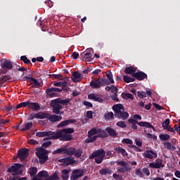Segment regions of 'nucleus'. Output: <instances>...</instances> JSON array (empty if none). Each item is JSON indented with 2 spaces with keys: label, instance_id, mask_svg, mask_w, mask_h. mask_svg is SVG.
<instances>
[{
  "label": "nucleus",
  "instance_id": "obj_1",
  "mask_svg": "<svg viewBox=\"0 0 180 180\" xmlns=\"http://www.w3.org/2000/svg\"><path fill=\"white\" fill-rule=\"evenodd\" d=\"M106 155V152L104 149H98L92 153L91 155H89V160H94L95 158V162L96 164H102L103 160H105V157Z\"/></svg>",
  "mask_w": 180,
  "mask_h": 180
},
{
  "label": "nucleus",
  "instance_id": "obj_2",
  "mask_svg": "<svg viewBox=\"0 0 180 180\" xmlns=\"http://www.w3.org/2000/svg\"><path fill=\"white\" fill-rule=\"evenodd\" d=\"M47 154H50L48 150L43 148L37 149L36 155L39 158L40 164H44L49 160V155Z\"/></svg>",
  "mask_w": 180,
  "mask_h": 180
},
{
  "label": "nucleus",
  "instance_id": "obj_3",
  "mask_svg": "<svg viewBox=\"0 0 180 180\" xmlns=\"http://www.w3.org/2000/svg\"><path fill=\"white\" fill-rule=\"evenodd\" d=\"M117 164L120 166L117 169V172L118 174H126V172H130L131 167L127 162L124 160H118L117 161Z\"/></svg>",
  "mask_w": 180,
  "mask_h": 180
},
{
  "label": "nucleus",
  "instance_id": "obj_4",
  "mask_svg": "<svg viewBox=\"0 0 180 180\" xmlns=\"http://www.w3.org/2000/svg\"><path fill=\"white\" fill-rule=\"evenodd\" d=\"M56 136V133L51 131H38L36 133L37 137H47L44 138V140H57L56 138H53Z\"/></svg>",
  "mask_w": 180,
  "mask_h": 180
},
{
  "label": "nucleus",
  "instance_id": "obj_5",
  "mask_svg": "<svg viewBox=\"0 0 180 180\" xmlns=\"http://www.w3.org/2000/svg\"><path fill=\"white\" fill-rule=\"evenodd\" d=\"M58 162H63V165H65L66 167H68V165H74L75 164H77V161H75V158L74 157H67L63 158L62 159H59L58 160Z\"/></svg>",
  "mask_w": 180,
  "mask_h": 180
},
{
  "label": "nucleus",
  "instance_id": "obj_6",
  "mask_svg": "<svg viewBox=\"0 0 180 180\" xmlns=\"http://www.w3.org/2000/svg\"><path fill=\"white\" fill-rule=\"evenodd\" d=\"M74 131H75L74 128L63 129L59 131H57L55 134L53 139H56V140H57V139H60V137H63V133H65V134H71L74 133Z\"/></svg>",
  "mask_w": 180,
  "mask_h": 180
},
{
  "label": "nucleus",
  "instance_id": "obj_7",
  "mask_svg": "<svg viewBox=\"0 0 180 180\" xmlns=\"http://www.w3.org/2000/svg\"><path fill=\"white\" fill-rule=\"evenodd\" d=\"M51 106L53 108V113L60 115V110L63 109V105H60L56 99L51 101Z\"/></svg>",
  "mask_w": 180,
  "mask_h": 180
},
{
  "label": "nucleus",
  "instance_id": "obj_8",
  "mask_svg": "<svg viewBox=\"0 0 180 180\" xmlns=\"http://www.w3.org/2000/svg\"><path fill=\"white\" fill-rule=\"evenodd\" d=\"M24 81H30L32 84V88H40V86H43V84L39 82L34 77L25 76L24 77Z\"/></svg>",
  "mask_w": 180,
  "mask_h": 180
},
{
  "label": "nucleus",
  "instance_id": "obj_9",
  "mask_svg": "<svg viewBox=\"0 0 180 180\" xmlns=\"http://www.w3.org/2000/svg\"><path fill=\"white\" fill-rule=\"evenodd\" d=\"M146 122H143V121H141V122H139L138 120H136L134 119H129L128 120V123H129V124H131V128L133 129V130H137V124L138 126H140V127H144V125L143 124H144Z\"/></svg>",
  "mask_w": 180,
  "mask_h": 180
},
{
  "label": "nucleus",
  "instance_id": "obj_10",
  "mask_svg": "<svg viewBox=\"0 0 180 180\" xmlns=\"http://www.w3.org/2000/svg\"><path fill=\"white\" fill-rule=\"evenodd\" d=\"M84 174H85V169H75L72 172V175L70 177L72 180H77L78 178H81V176H84Z\"/></svg>",
  "mask_w": 180,
  "mask_h": 180
},
{
  "label": "nucleus",
  "instance_id": "obj_11",
  "mask_svg": "<svg viewBox=\"0 0 180 180\" xmlns=\"http://www.w3.org/2000/svg\"><path fill=\"white\" fill-rule=\"evenodd\" d=\"M29 155V150L27 148L20 149L18 153V158H20V161H25Z\"/></svg>",
  "mask_w": 180,
  "mask_h": 180
},
{
  "label": "nucleus",
  "instance_id": "obj_12",
  "mask_svg": "<svg viewBox=\"0 0 180 180\" xmlns=\"http://www.w3.org/2000/svg\"><path fill=\"white\" fill-rule=\"evenodd\" d=\"M143 157L145 158H148L149 160H153L154 158H157L158 155L157 154V152L153 150H146L143 153Z\"/></svg>",
  "mask_w": 180,
  "mask_h": 180
},
{
  "label": "nucleus",
  "instance_id": "obj_13",
  "mask_svg": "<svg viewBox=\"0 0 180 180\" xmlns=\"http://www.w3.org/2000/svg\"><path fill=\"white\" fill-rule=\"evenodd\" d=\"M133 77L138 81H144V79H147L148 78L146 72L143 71L135 72V74L133 75Z\"/></svg>",
  "mask_w": 180,
  "mask_h": 180
},
{
  "label": "nucleus",
  "instance_id": "obj_14",
  "mask_svg": "<svg viewBox=\"0 0 180 180\" xmlns=\"http://www.w3.org/2000/svg\"><path fill=\"white\" fill-rule=\"evenodd\" d=\"M88 98L91 99V101H94V102H98L99 103H103V98H101L99 95L91 93L88 95Z\"/></svg>",
  "mask_w": 180,
  "mask_h": 180
},
{
  "label": "nucleus",
  "instance_id": "obj_15",
  "mask_svg": "<svg viewBox=\"0 0 180 180\" xmlns=\"http://www.w3.org/2000/svg\"><path fill=\"white\" fill-rule=\"evenodd\" d=\"M90 86L93 88V89H99L101 86H102V82H101V79H94L91 81Z\"/></svg>",
  "mask_w": 180,
  "mask_h": 180
},
{
  "label": "nucleus",
  "instance_id": "obj_16",
  "mask_svg": "<svg viewBox=\"0 0 180 180\" xmlns=\"http://www.w3.org/2000/svg\"><path fill=\"white\" fill-rule=\"evenodd\" d=\"M48 120L51 122L52 123H56V122H60V120H63V117L57 115H48Z\"/></svg>",
  "mask_w": 180,
  "mask_h": 180
},
{
  "label": "nucleus",
  "instance_id": "obj_17",
  "mask_svg": "<svg viewBox=\"0 0 180 180\" xmlns=\"http://www.w3.org/2000/svg\"><path fill=\"white\" fill-rule=\"evenodd\" d=\"M115 117L118 119H122V120H127V119H129V112L122 110L118 114H115Z\"/></svg>",
  "mask_w": 180,
  "mask_h": 180
},
{
  "label": "nucleus",
  "instance_id": "obj_18",
  "mask_svg": "<svg viewBox=\"0 0 180 180\" xmlns=\"http://www.w3.org/2000/svg\"><path fill=\"white\" fill-rule=\"evenodd\" d=\"M112 110H114L115 115H118L122 110H124V106L122 103L115 104L112 106Z\"/></svg>",
  "mask_w": 180,
  "mask_h": 180
},
{
  "label": "nucleus",
  "instance_id": "obj_19",
  "mask_svg": "<svg viewBox=\"0 0 180 180\" xmlns=\"http://www.w3.org/2000/svg\"><path fill=\"white\" fill-rule=\"evenodd\" d=\"M63 154H67V155H74L75 154V148L63 146Z\"/></svg>",
  "mask_w": 180,
  "mask_h": 180
},
{
  "label": "nucleus",
  "instance_id": "obj_20",
  "mask_svg": "<svg viewBox=\"0 0 180 180\" xmlns=\"http://www.w3.org/2000/svg\"><path fill=\"white\" fill-rule=\"evenodd\" d=\"M82 79V75L78 72H73L72 75V81L73 82H80Z\"/></svg>",
  "mask_w": 180,
  "mask_h": 180
},
{
  "label": "nucleus",
  "instance_id": "obj_21",
  "mask_svg": "<svg viewBox=\"0 0 180 180\" xmlns=\"http://www.w3.org/2000/svg\"><path fill=\"white\" fill-rule=\"evenodd\" d=\"M80 56H81L83 61L91 62L94 59L92 58V53H91V52H88L86 53H82Z\"/></svg>",
  "mask_w": 180,
  "mask_h": 180
},
{
  "label": "nucleus",
  "instance_id": "obj_22",
  "mask_svg": "<svg viewBox=\"0 0 180 180\" xmlns=\"http://www.w3.org/2000/svg\"><path fill=\"white\" fill-rule=\"evenodd\" d=\"M136 72L137 68H134V66L127 67L124 69L125 74L131 75L132 77L134 75V74H136Z\"/></svg>",
  "mask_w": 180,
  "mask_h": 180
},
{
  "label": "nucleus",
  "instance_id": "obj_23",
  "mask_svg": "<svg viewBox=\"0 0 180 180\" xmlns=\"http://www.w3.org/2000/svg\"><path fill=\"white\" fill-rule=\"evenodd\" d=\"M107 133L109 134V136H110V137H112V139H116V137H117L119 133H117L116 131V130H115L113 128H110L109 127H108L105 129Z\"/></svg>",
  "mask_w": 180,
  "mask_h": 180
},
{
  "label": "nucleus",
  "instance_id": "obj_24",
  "mask_svg": "<svg viewBox=\"0 0 180 180\" xmlns=\"http://www.w3.org/2000/svg\"><path fill=\"white\" fill-rule=\"evenodd\" d=\"M115 151L117 153V154H121L122 157H127L129 155V153H127V151H126V149L118 146L114 148Z\"/></svg>",
  "mask_w": 180,
  "mask_h": 180
},
{
  "label": "nucleus",
  "instance_id": "obj_25",
  "mask_svg": "<svg viewBox=\"0 0 180 180\" xmlns=\"http://www.w3.org/2000/svg\"><path fill=\"white\" fill-rule=\"evenodd\" d=\"M158 160H156V162H150L149 163L150 168H156L160 169V168H164L165 165L162 164V162H157Z\"/></svg>",
  "mask_w": 180,
  "mask_h": 180
},
{
  "label": "nucleus",
  "instance_id": "obj_26",
  "mask_svg": "<svg viewBox=\"0 0 180 180\" xmlns=\"http://www.w3.org/2000/svg\"><path fill=\"white\" fill-rule=\"evenodd\" d=\"M1 67L3 69L6 70H12L13 68V65L11 60H5L3 63L1 64Z\"/></svg>",
  "mask_w": 180,
  "mask_h": 180
},
{
  "label": "nucleus",
  "instance_id": "obj_27",
  "mask_svg": "<svg viewBox=\"0 0 180 180\" xmlns=\"http://www.w3.org/2000/svg\"><path fill=\"white\" fill-rule=\"evenodd\" d=\"M28 108L34 110H40V105L39 103H32L28 101Z\"/></svg>",
  "mask_w": 180,
  "mask_h": 180
},
{
  "label": "nucleus",
  "instance_id": "obj_28",
  "mask_svg": "<svg viewBox=\"0 0 180 180\" xmlns=\"http://www.w3.org/2000/svg\"><path fill=\"white\" fill-rule=\"evenodd\" d=\"M21 165L19 163H15L14 165H12L9 168L7 169V172H16L19 168H20Z\"/></svg>",
  "mask_w": 180,
  "mask_h": 180
},
{
  "label": "nucleus",
  "instance_id": "obj_29",
  "mask_svg": "<svg viewBox=\"0 0 180 180\" xmlns=\"http://www.w3.org/2000/svg\"><path fill=\"white\" fill-rule=\"evenodd\" d=\"M56 100L58 101V103L60 105H63L65 106H68V104L70 103V102H71V98H66V99H61L60 98H56Z\"/></svg>",
  "mask_w": 180,
  "mask_h": 180
},
{
  "label": "nucleus",
  "instance_id": "obj_30",
  "mask_svg": "<svg viewBox=\"0 0 180 180\" xmlns=\"http://www.w3.org/2000/svg\"><path fill=\"white\" fill-rule=\"evenodd\" d=\"M101 175H112L113 172L112 169L109 168H103L99 170Z\"/></svg>",
  "mask_w": 180,
  "mask_h": 180
},
{
  "label": "nucleus",
  "instance_id": "obj_31",
  "mask_svg": "<svg viewBox=\"0 0 180 180\" xmlns=\"http://www.w3.org/2000/svg\"><path fill=\"white\" fill-rule=\"evenodd\" d=\"M70 170L69 169H63L62 170V179L63 180H68V178H70Z\"/></svg>",
  "mask_w": 180,
  "mask_h": 180
},
{
  "label": "nucleus",
  "instance_id": "obj_32",
  "mask_svg": "<svg viewBox=\"0 0 180 180\" xmlns=\"http://www.w3.org/2000/svg\"><path fill=\"white\" fill-rule=\"evenodd\" d=\"M60 141H70V140H72V136L66 134L65 135H62V136L60 137Z\"/></svg>",
  "mask_w": 180,
  "mask_h": 180
},
{
  "label": "nucleus",
  "instance_id": "obj_33",
  "mask_svg": "<svg viewBox=\"0 0 180 180\" xmlns=\"http://www.w3.org/2000/svg\"><path fill=\"white\" fill-rule=\"evenodd\" d=\"M37 119H48L49 113L44 112H39L37 113Z\"/></svg>",
  "mask_w": 180,
  "mask_h": 180
},
{
  "label": "nucleus",
  "instance_id": "obj_34",
  "mask_svg": "<svg viewBox=\"0 0 180 180\" xmlns=\"http://www.w3.org/2000/svg\"><path fill=\"white\" fill-rule=\"evenodd\" d=\"M33 127V122H27L25 124V126L22 129H21V131H27V130H30Z\"/></svg>",
  "mask_w": 180,
  "mask_h": 180
},
{
  "label": "nucleus",
  "instance_id": "obj_35",
  "mask_svg": "<svg viewBox=\"0 0 180 180\" xmlns=\"http://www.w3.org/2000/svg\"><path fill=\"white\" fill-rule=\"evenodd\" d=\"M124 82H126L127 84H129L130 82H134L136 79L129 75H124L123 77Z\"/></svg>",
  "mask_w": 180,
  "mask_h": 180
},
{
  "label": "nucleus",
  "instance_id": "obj_36",
  "mask_svg": "<svg viewBox=\"0 0 180 180\" xmlns=\"http://www.w3.org/2000/svg\"><path fill=\"white\" fill-rule=\"evenodd\" d=\"M28 174L30 176H33V178H34V176L37 174V167H30L28 169Z\"/></svg>",
  "mask_w": 180,
  "mask_h": 180
},
{
  "label": "nucleus",
  "instance_id": "obj_37",
  "mask_svg": "<svg viewBox=\"0 0 180 180\" xmlns=\"http://www.w3.org/2000/svg\"><path fill=\"white\" fill-rule=\"evenodd\" d=\"M122 98H123V99H134V96H133V94H129V93H122L121 94Z\"/></svg>",
  "mask_w": 180,
  "mask_h": 180
},
{
  "label": "nucleus",
  "instance_id": "obj_38",
  "mask_svg": "<svg viewBox=\"0 0 180 180\" xmlns=\"http://www.w3.org/2000/svg\"><path fill=\"white\" fill-rule=\"evenodd\" d=\"M96 139H98V136H89V135H88V138L85 139V143L86 144L89 143H94V141H96Z\"/></svg>",
  "mask_w": 180,
  "mask_h": 180
},
{
  "label": "nucleus",
  "instance_id": "obj_39",
  "mask_svg": "<svg viewBox=\"0 0 180 180\" xmlns=\"http://www.w3.org/2000/svg\"><path fill=\"white\" fill-rule=\"evenodd\" d=\"M60 177L57 175V172H55L51 176H49L45 180H59Z\"/></svg>",
  "mask_w": 180,
  "mask_h": 180
},
{
  "label": "nucleus",
  "instance_id": "obj_40",
  "mask_svg": "<svg viewBox=\"0 0 180 180\" xmlns=\"http://www.w3.org/2000/svg\"><path fill=\"white\" fill-rule=\"evenodd\" d=\"M159 137L162 141H167V140H169L171 136H169L168 134H162Z\"/></svg>",
  "mask_w": 180,
  "mask_h": 180
},
{
  "label": "nucleus",
  "instance_id": "obj_41",
  "mask_svg": "<svg viewBox=\"0 0 180 180\" xmlns=\"http://www.w3.org/2000/svg\"><path fill=\"white\" fill-rule=\"evenodd\" d=\"M98 134L97 136H96L97 137V139H98V137H99V138H101V139H103V138L105 137V136H106V132H105V131L98 129Z\"/></svg>",
  "mask_w": 180,
  "mask_h": 180
},
{
  "label": "nucleus",
  "instance_id": "obj_42",
  "mask_svg": "<svg viewBox=\"0 0 180 180\" xmlns=\"http://www.w3.org/2000/svg\"><path fill=\"white\" fill-rule=\"evenodd\" d=\"M98 129H96L95 128L90 129L88 131L89 137H92V136H95V134H98Z\"/></svg>",
  "mask_w": 180,
  "mask_h": 180
},
{
  "label": "nucleus",
  "instance_id": "obj_43",
  "mask_svg": "<svg viewBox=\"0 0 180 180\" xmlns=\"http://www.w3.org/2000/svg\"><path fill=\"white\" fill-rule=\"evenodd\" d=\"M105 120H112L114 118V115L112 112H110L104 115Z\"/></svg>",
  "mask_w": 180,
  "mask_h": 180
},
{
  "label": "nucleus",
  "instance_id": "obj_44",
  "mask_svg": "<svg viewBox=\"0 0 180 180\" xmlns=\"http://www.w3.org/2000/svg\"><path fill=\"white\" fill-rule=\"evenodd\" d=\"M45 92L49 96H54V95H56V93H53V92H54V87H51V88L47 89Z\"/></svg>",
  "mask_w": 180,
  "mask_h": 180
},
{
  "label": "nucleus",
  "instance_id": "obj_45",
  "mask_svg": "<svg viewBox=\"0 0 180 180\" xmlns=\"http://www.w3.org/2000/svg\"><path fill=\"white\" fill-rule=\"evenodd\" d=\"M169 126V119H166L162 124V127L164 130H166V129H168Z\"/></svg>",
  "mask_w": 180,
  "mask_h": 180
},
{
  "label": "nucleus",
  "instance_id": "obj_46",
  "mask_svg": "<svg viewBox=\"0 0 180 180\" xmlns=\"http://www.w3.org/2000/svg\"><path fill=\"white\" fill-rule=\"evenodd\" d=\"M82 149L79 148L76 150L75 149V152L74 153L73 155H75V157H76V158H79L82 155Z\"/></svg>",
  "mask_w": 180,
  "mask_h": 180
},
{
  "label": "nucleus",
  "instance_id": "obj_47",
  "mask_svg": "<svg viewBox=\"0 0 180 180\" xmlns=\"http://www.w3.org/2000/svg\"><path fill=\"white\" fill-rule=\"evenodd\" d=\"M106 77L109 79L110 84H115V80L113 79V74H112V72L107 73Z\"/></svg>",
  "mask_w": 180,
  "mask_h": 180
},
{
  "label": "nucleus",
  "instance_id": "obj_48",
  "mask_svg": "<svg viewBox=\"0 0 180 180\" xmlns=\"http://www.w3.org/2000/svg\"><path fill=\"white\" fill-rule=\"evenodd\" d=\"M116 126L118 127H121L122 129H124L127 127V125L126 124V122L124 121H119L116 123Z\"/></svg>",
  "mask_w": 180,
  "mask_h": 180
},
{
  "label": "nucleus",
  "instance_id": "obj_49",
  "mask_svg": "<svg viewBox=\"0 0 180 180\" xmlns=\"http://www.w3.org/2000/svg\"><path fill=\"white\" fill-rule=\"evenodd\" d=\"M52 154L56 155V154H64V146L54 150Z\"/></svg>",
  "mask_w": 180,
  "mask_h": 180
},
{
  "label": "nucleus",
  "instance_id": "obj_50",
  "mask_svg": "<svg viewBox=\"0 0 180 180\" xmlns=\"http://www.w3.org/2000/svg\"><path fill=\"white\" fill-rule=\"evenodd\" d=\"M143 124L144 126L143 127H146V129H153V131H156L155 127H154V126H153L151 124H150V122H145V123H143Z\"/></svg>",
  "mask_w": 180,
  "mask_h": 180
},
{
  "label": "nucleus",
  "instance_id": "obj_51",
  "mask_svg": "<svg viewBox=\"0 0 180 180\" xmlns=\"http://www.w3.org/2000/svg\"><path fill=\"white\" fill-rule=\"evenodd\" d=\"M29 101L26 102H22L17 105L16 109H20V108H26V106H28Z\"/></svg>",
  "mask_w": 180,
  "mask_h": 180
},
{
  "label": "nucleus",
  "instance_id": "obj_52",
  "mask_svg": "<svg viewBox=\"0 0 180 180\" xmlns=\"http://www.w3.org/2000/svg\"><path fill=\"white\" fill-rule=\"evenodd\" d=\"M20 60L23 61L24 64H31L30 60H29L26 56H20Z\"/></svg>",
  "mask_w": 180,
  "mask_h": 180
},
{
  "label": "nucleus",
  "instance_id": "obj_53",
  "mask_svg": "<svg viewBox=\"0 0 180 180\" xmlns=\"http://www.w3.org/2000/svg\"><path fill=\"white\" fill-rule=\"evenodd\" d=\"M33 119H37V113L31 112L27 118V120H33Z\"/></svg>",
  "mask_w": 180,
  "mask_h": 180
},
{
  "label": "nucleus",
  "instance_id": "obj_54",
  "mask_svg": "<svg viewBox=\"0 0 180 180\" xmlns=\"http://www.w3.org/2000/svg\"><path fill=\"white\" fill-rule=\"evenodd\" d=\"M135 143L138 147H141L143 146V141H141V139L137 138L135 139Z\"/></svg>",
  "mask_w": 180,
  "mask_h": 180
},
{
  "label": "nucleus",
  "instance_id": "obj_55",
  "mask_svg": "<svg viewBox=\"0 0 180 180\" xmlns=\"http://www.w3.org/2000/svg\"><path fill=\"white\" fill-rule=\"evenodd\" d=\"M138 96L139 98H141L143 99V98L147 97V94H146L144 91H138Z\"/></svg>",
  "mask_w": 180,
  "mask_h": 180
},
{
  "label": "nucleus",
  "instance_id": "obj_56",
  "mask_svg": "<svg viewBox=\"0 0 180 180\" xmlns=\"http://www.w3.org/2000/svg\"><path fill=\"white\" fill-rule=\"evenodd\" d=\"M135 174L140 176L141 178H143L144 176V174H143V172H141V169H137L135 170Z\"/></svg>",
  "mask_w": 180,
  "mask_h": 180
},
{
  "label": "nucleus",
  "instance_id": "obj_57",
  "mask_svg": "<svg viewBox=\"0 0 180 180\" xmlns=\"http://www.w3.org/2000/svg\"><path fill=\"white\" fill-rule=\"evenodd\" d=\"M82 103L84 105V106H87V108H94V105L91 102L84 101Z\"/></svg>",
  "mask_w": 180,
  "mask_h": 180
},
{
  "label": "nucleus",
  "instance_id": "obj_58",
  "mask_svg": "<svg viewBox=\"0 0 180 180\" xmlns=\"http://www.w3.org/2000/svg\"><path fill=\"white\" fill-rule=\"evenodd\" d=\"M122 143L124 144H133V141L130 139H124Z\"/></svg>",
  "mask_w": 180,
  "mask_h": 180
},
{
  "label": "nucleus",
  "instance_id": "obj_59",
  "mask_svg": "<svg viewBox=\"0 0 180 180\" xmlns=\"http://www.w3.org/2000/svg\"><path fill=\"white\" fill-rule=\"evenodd\" d=\"M142 171H143V174H145V175H146V176H150V169H148V168L144 167L142 169Z\"/></svg>",
  "mask_w": 180,
  "mask_h": 180
},
{
  "label": "nucleus",
  "instance_id": "obj_60",
  "mask_svg": "<svg viewBox=\"0 0 180 180\" xmlns=\"http://www.w3.org/2000/svg\"><path fill=\"white\" fill-rule=\"evenodd\" d=\"M86 117L88 119H93L94 118V112L89 110L86 112Z\"/></svg>",
  "mask_w": 180,
  "mask_h": 180
},
{
  "label": "nucleus",
  "instance_id": "obj_61",
  "mask_svg": "<svg viewBox=\"0 0 180 180\" xmlns=\"http://www.w3.org/2000/svg\"><path fill=\"white\" fill-rule=\"evenodd\" d=\"M51 146V141H48L46 142H44L41 147H44L45 148H47L48 147H50Z\"/></svg>",
  "mask_w": 180,
  "mask_h": 180
},
{
  "label": "nucleus",
  "instance_id": "obj_62",
  "mask_svg": "<svg viewBox=\"0 0 180 180\" xmlns=\"http://www.w3.org/2000/svg\"><path fill=\"white\" fill-rule=\"evenodd\" d=\"M67 120L63 121L61 122H60L58 125L57 127L60 128V127H64V126H67Z\"/></svg>",
  "mask_w": 180,
  "mask_h": 180
},
{
  "label": "nucleus",
  "instance_id": "obj_63",
  "mask_svg": "<svg viewBox=\"0 0 180 180\" xmlns=\"http://www.w3.org/2000/svg\"><path fill=\"white\" fill-rule=\"evenodd\" d=\"M112 178L115 180H122V176H120V174H117L116 173H114L112 174Z\"/></svg>",
  "mask_w": 180,
  "mask_h": 180
},
{
  "label": "nucleus",
  "instance_id": "obj_64",
  "mask_svg": "<svg viewBox=\"0 0 180 180\" xmlns=\"http://www.w3.org/2000/svg\"><path fill=\"white\" fill-rule=\"evenodd\" d=\"M10 180H27V178L26 177H22V178H20L18 176L15 177H13L12 179H11Z\"/></svg>",
  "mask_w": 180,
  "mask_h": 180
}]
</instances>
